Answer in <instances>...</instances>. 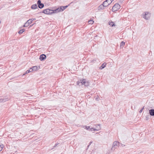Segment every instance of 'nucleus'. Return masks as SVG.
Listing matches in <instances>:
<instances>
[{
    "label": "nucleus",
    "mask_w": 154,
    "mask_h": 154,
    "mask_svg": "<svg viewBox=\"0 0 154 154\" xmlns=\"http://www.w3.org/2000/svg\"><path fill=\"white\" fill-rule=\"evenodd\" d=\"M125 146V145L122 146Z\"/></svg>",
    "instance_id": "4c0bfd02"
},
{
    "label": "nucleus",
    "mask_w": 154,
    "mask_h": 154,
    "mask_svg": "<svg viewBox=\"0 0 154 154\" xmlns=\"http://www.w3.org/2000/svg\"><path fill=\"white\" fill-rule=\"evenodd\" d=\"M85 86L86 87L88 86L89 85V82H85V84H84Z\"/></svg>",
    "instance_id": "5701e85b"
},
{
    "label": "nucleus",
    "mask_w": 154,
    "mask_h": 154,
    "mask_svg": "<svg viewBox=\"0 0 154 154\" xmlns=\"http://www.w3.org/2000/svg\"><path fill=\"white\" fill-rule=\"evenodd\" d=\"M96 61V59H94L91 61V63H95Z\"/></svg>",
    "instance_id": "cd10ccee"
},
{
    "label": "nucleus",
    "mask_w": 154,
    "mask_h": 154,
    "mask_svg": "<svg viewBox=\"0 0 154 154\" xmlns=\"http://www.w3.org/2000/svg\"><path fill=\"white\" fill-rule=\"evenodd\" d=\"M94 129H95L94 128H89V131H92L93 130L94 131Z\"/></svg>",
    "instance_id": "c756f323"
},
{
    "label": "nucleus",
    "mask_w": 154,
    "mask_h": 154,
    "mask_svg": "<svg viewBox=\"0 0 154 154\" xmlns=\"http://www.w3.org/2000/svg\"><path fill=\"white\" fill-rule=\"evenodd\" d=\"M100 124H98L97 125H96V128H94V131H98L100 129Z\"/></svg>",
    "instance_id": "1a4fd4ad"
},
{
    "label": "nucleus",
    "mask_w": 154,
    "mask_h": 154,
    "mask_svg": "<svg viewBox=\"0 0 154 154\" xmlns=\"http://www.w3.org/2000/svg\"><path fill=\"white\" fill-rule=\"evenodd\" d=\"M33 25H30V26H32Z\"/></svg>",
    "instance_id": "e433bc0d"
},
{
    "label": "nucleus",
    "mask_w": 154,
    "mask_h": 154,
    "mask_svg": "<svg viewBox=\"0 0 154 154\" xmlns=\"http://www.w3.org/2000/svg\"><path fill=\"white\" fill-rule=\"evenodd\" d=\"M149 113L151 116H154V109H150L149 110Z\"/></svg>",
    "instance_id": "9d476101"
},
{
    "label": "nucleus",
    "mask_w": 154,
    "mask_h": 154,
    "mask_svg": "<svg viewBox=\"0 0 154 154\" xmlns=\"http://www.w3.org/2000/svg\"><path fill=\"white\" fill-rule=\"evenodd\" d=\"M125 146V145L122 146Z\"/></svg>",
    "instance_id": "58836bf2"
},
{
    "label": "nucleus",
    "mask_w": 154,
    "mask_h": 154,
    "mask_svg": "<svg viewBox=\"0 0 154 154\" xmlns=\"http://www.w3.org/2000/svg\"><path fill=\"white\" fill-rule=\"evenodd\" d=\"M29 21H27V22L24 24L23 26L25 27H27L29 25V23H28V22H29Z\"/></svg>",
    "instance_id": "f3484780"
},
{
    "label": "nucleus",
    "mask_w": 154,
    "mask_h": 154,
    "mask_svg": "<svg viewBox=\"0 0 154 154\" xmlns=\"http://www.w3.org/2000/svg\"><path fill=\"white\" fill-rule=\"evenodd\" d=\"M35 19H29V20H28L27 21H29V22H28L29 23V24H31L32 21L34 20H35Z\"/></svg>",
    "instance_id": "aec40b11"
},
{
    "label": "nucleus",
    "mask_w": 154,
    "mask_h": 154,
    "mask_svg": "<svg viewBox=\"0 0 154 154\" xmlns=\"http://www.w3.org/2000/svg\"><path fill=\"white\" fill-rule=\"evenodd\" d=\"M90 145H89H89H88V146L87 147H88Z\"/></svg>",
    "instance_id": "f704fd0d"
},
{
    "label": "nucleus",
    "mask_w": 154,
    "mask_h": 154,
    "mask_svg": "<svg viewBox=\"0 0 154 154\" xmlns=\"http://www.w3.org/2000/svg\"><path fill=\"white\" fill-rule=\"evenodd\" d=\"M46 58V56L45 54H42L40 56L39 59L41 61L44 60Z\"/></svg>",
    "instance_id": "423d86ee"
},
{
    "label": "nucleus",
    "mask_w": 154,
    "mask_h": 154,
    "mask_svg": "<svg viewBox=\"0 0 154 154\" xmlns=\"http://www.w3.org/2000/svg\"><path fill=\"white\" fill-rule=\"evenodd\" d=\"M94 21L92 20H89L88 21V23L90 24H92L94 23Z\"/></svg>",
    "instance_id": "bb28decb"
},
{
    "label": "nucleus",
    "mask_w": 154,
    "mask_h": 154,
    "mask_svg": "<svg viewBox=\"0 0 154 154\" xmlns=\"http://www.w3.org/2000/svg\"><path fill=\"white\" fill-rule=\"evenodd\" d=\"M57 145V143H56V144H55V146H56Z\"/></svg>",
    "instance_id": "c9c22d12"
},
{
    "label": "nucleus",
    "mask_w": 154,
    "mask_h": 154,
    "mask_svg": "<svg viewBox=\"0 0 154 154\" xmlns=\"http://www.w3.org/2000/svg\"><path fill=\"white\" fill-rule=\"evenodd\" d=\"M52 11L51 10L47 9L43 10L42 12H41L40 13H43L46 14H52Z\"/></svg>",
    "instance_id": "7ed1b4c3"
},
{
    "label": "nucleus",
    "mask_w": 154,
    "mask_h": 154,
    "mask_svg": "<svg viewBox=\"0 0 154 154\" xmlns=\"http://www.w3.org/2000/svg\"><path fill=\"white\" fill-rule=\"evenodd\" d=\"M25 31V29H22L20 30L18 32V33L20 34H21L22 33H23Z\"/></svg>",
    "instance_id": "412c9836"
},
{
    "label": "nucleus",
    "mask_w": 154,
    "mask_h": 154,
    "mask_svg": "<svg viewBox=\"0 0 154 154\" xmlns=\"http://www.w3.org/2000/svg\"><path fill=\"white\" fill-rule=\"evenodd\" d=\"M92 143V142H91L90 143H89V145H90Z\"/></svg>",
    "instance_id": "473e14b6"
},
{
    "label": "nucleus",
    "mask_w": 154,
    "mask_h": 154,
    "mask_svg": "<svg viewBox=\"0 0 154 154\" xmlns=\"http://www.w3.org/2000/svg\"><path fill=\"white\" fill-rule=\"evenodd\" d=\"M119 143L117 141H114L112 144V150L114 151L119 146Z\"/></svg>",
    "instance_id": "f257e3e1"
},
{
    "label": "nucleus",
    "mask_w": 154,
    "mask_h": 154,
    "mask_svg": "<svg viewBox=\"0 0 154 154\" xmlns=\"http://www.w3.org/2000/svg\"><path fill=\"white\" fill-rule=\"evenodd\" d=\"M124 0H120V2L121 3H122Z\"/></svg>",
    "instance_id": "2f4dec72"
},
{
    "label": "nucleus",
    "mask_w": 154,
    "mask_h": 154,
    "mask_svg": "<svg viewBox=\"0 0 154 154\" xmlns=\"http://www.w3.org/2000/svg\"><path fill=\"white\" fill-rule=\"evenodd\" d=\"M82 127L85 129L88 130H89V128H90V126H83Z\"/></svg>",
    "instance_id": "a211bd4d"
},
{
    "label": "nucleus",
    "mask_w": 154,
    "mask_h": 154,
    "mask_svg": "<svg viewBox=\"0 0 154 154\" xmlns=\"http://www.w3.org/2000/svg\"><path fill=\"white\" fill-rule=\"evenodd\" d=\"M109 24L112 27H113V26H115V24L113 22L111 21V22H109Z\"/></svg>",
    "instance_id": "dca6fc26"
},
{
    "label": "nucleus",
    "mask_w": 154,
    "mask_h": 154,
    "mask_svg": "<svg viewBox=\"0 0 154 154\" xmlns=\"http://www.w3.org/2000/svg\"><path fill=\"white\" fill-rule=\"evenodd\" d=\"M125 43L123 41L121 42L120 43V47H123L125 45Z\"/></svg>",
    "instance_id": "4be33fe9"
},
{
    "label": "nucleus",
    "mask_w": 154,
    "mask_h": 154,
    "mask_svg": "<svg viewBox=\"0 0 154 154\" xmlns=\"http://www.w3.org/2000/svg\"><path fill=\"white\" fill-rule=\"evenodd\" d=\"M144 109V106L143 107V108H142L140 110V111H139V112L140 113H141L142 112L143 110Z\"/></svg>",
    "instance_id": "c85d7f7f"
},
{
    "label": "nucleus",
    "mask_w": 154,
    "mask_h": 154,
    "mask_svg": "<svg viewBox=\"0 0 154 154\" xmlns=\"http://www.w3.org/2000/svg\"><path fill=\"white\" fill-rule=\"evenodd\" d=\"M8 100V98H5L4 99H0V103L1 102H4L6 101L7 100Z\"/></svg>",
    "instance_id": "2eb2a0df"
},
{
    "label": "nucleus",
    "mask_w": 154,
    "mask_h": 154,
    "mask_svg": "<svg viewBox=\"0 0 154 154\" xmlns=\"http://www.w3.org/2000/svg\"><path fill=\"white\" fill-rule=\"evenodd\" d=\"M114 0H109V1H110L111 2L113 1Z\"/></svg>",
    "instance_id": "72a5a7b5"
},
{
    "label": "nucleus",
    "mask_w": 154,
    "mask_h": 154,
    "mask_svg": "<svg viewBox=\"0 0 154 154\" xmlns=\"http://www.w3.org/2000/svg\"><path fill=\"white\" fill-rule=\"evenodd\" d=\"M37 3L38 8L40 9L43 8L44 6V4L41 3V1L40 0H38L37 1Z\"/></svg>",
    "instance_id": "39448f33"
},
{
    "label": "nucleus",
    "mask_w": 154,
    "mask_h": 154,
    "mask_svg": "<svg viewBox=\"0 0 154 154\" xmlns=\"http://www.w3.org/2000/svg\"><path fill=\"white\" fill-rule=\"evenodd\" d=\"M80 80L79 81H78L77 82L76 84L77 85H79V84L80 83Z\"/></svg>",
    "instance_id": "7c9ffc66"
},
{
    "label": "nucleus",
    "mask_w": 154,
    "mask_h": 154,
    "mask_svg": "<svg viewBox=\"0 0 154 154\" xmlns=\"http://www.w3.org/2000/svg\"><path fill=\"white\" fill-rule=\"evenodd\" d=\"M106 65V63L105 62L103 63L101 66L99 67V69H102L105 68Z\"/></svg>",
    "instance_id": "9b49d317"
},
{
    "label": "nucleus",
    "mask_w": 154,
    "mask_h": 154,
    "mask_svg": "<svg viewBox=\"0 0 154 154\" xmlns=\"http://www.w3.org/2000/svg\"><path fill=\"white\" fill-rule=\"evenodd\" d=\"M120 7V5L117 3L116 4L112 7V11H117L119 9Z\"/></svg>",
    "instance_id": "f03ea898"
},
{
    "label": "nucleus",
    "mask_w": 154,
    "mask_h": 154,
    "mask_svg": "<svg viewBox=\"0 0 154 154\" xmlns=\"http://www.w3.org/2000/svg\"><path fill=\"white\" fill-rule=\"evenodd\" d=\"M69 5L65 6H61L58 7V12L63 11L65 9L67 8Z\"/></svg>",
    "instance_id": "20e7f679"
},
{
    "label": "nucleus",
    "mask_w": 154,
    "mask_h": 154,
    "mask_svg": "<svg viewBox=\"0 0 154 154\" xmlns=\"http://www.w3.org/2000/svg\"><path fill=\"white\" fill-rule=\"evenodd\" d=\"M86 79H82L80 80V83L82 84V85H84L85 82H86Z\"/></svg>",
    "instance_id": "4468645a"
},
{
    "label": "nucleus",
    "mask_w": 154,
    "mask_h": 154,
    "mask_svg": "<svg viewBox=\"0 0 154 154\" xmlns=\"http://www.w3.org/2000/svg\"><path fill=\"white\" fill-rule=\"evenodd\" d=\"M149 13L147 12H146L144 15L143 16V18L146 20H148L149 18Z\"/></svg>",
    "instance_id": "0eeeda50"
},
{
    "label": "nucleus",
    "mask_w": 154,
    "mask_h": 154,
    "mask_svg": "<svg viewBox=\"0 0 154 154\" xmlns=\"http://www.w3.org/2000/svg\"><path fill=\"white\" fill-rule=\"evenodd\" d=\"M125 146V145L122 146Z\"/></svg>",
    "instance_id": "ea45409f"
},
{
    "label": "nucleus",
    "mask_w": 154,
    "mask_h": 154,
    "mask_svg": "<svg viewBox=\"0 0 154 154\" xmlns=\"http://www.w3.org/2000/svg\"><path fill=\"white\" fill-rule=\"evenodd\" d=\"M150 118L149 115H147L146 116V120H149Z\"/></svg>",
    "instance_id": "393cba45"
},
{
    "label": "nucleus",
    "mask_w": 154,
    "mask_h": 154,
    "mask_svg": "<svg viewBox=\"0 0 154 154\" xmlns=\"http://www.w3.org/2000/svg\"><path fill=\"white\" fill-rule=\"evenodd\" d=\"M38 8V6L36 4H35L32 5L31 7V8L32 9H35Z\"/></svg>",
    "instance_id": "f8f14e48"
},
{
    "label": "nucleus",
    "mask_w": 154,
    "mask_h": 154,
    "mask_svg": "<svg viewBox=\"0 0 154 154\" xmlns=\"http://www.w3.org/2000/svg\"><path fill=\"white\" fill-rule=\"evenodd\" d=\"M105 7L104 4H103V3L101 4L98 8V9L99 10H103L104 9V7Z\"/></svg>",
    "instance_id": "6e6552de"
},
{
    "label": "nucleus",
    "mask_w": 154,
    "mask_h": 154,
    "mask_svg": "<svg viewBox=\"0 0 154 154\" xmlns=\"http://www.w3.org/2000/svg\"><path fill=\"white\" fill-rule=\"evenodd\" d=\"M57 10H58V8H56L55 10H52V14L56 13L57 12Z\"/></svg>",
    "instance_id": "b1692460"
},
{
    "label": "nucleus",
    "mask_w": 154,
    "mask_h": 154,
    "mask_svg": "<svg viewBox=\"0 0 154 154\" xmlns=\"http://www.w3.org/2000/svg\"><path fill=\"white\" fill-rule=\"evenodd\" d=\"M32 72V69H29V70H27L26 72V73H25V74H23V75H25L26 74H27V73H28L30 72Z\"/></svg>",
    "instance_id": "6ab92c4d"
},
{
    "label": "nucleus",
    "mask_w": 154,
    "mask_h": 154,
    "mask_svg": "<svg viewBox=\"0 0 154 154\" xmlns=\"http://www.w3.org/2000/svg\"><path fill=\"white\" fill-rule=\"evenodd\" d=\"M3 147L4 146L3 145H0V151H1L2 150Z\"/></svg>",
    "instance_id": "a878e982"
},
{
    "label": "nucleus",
    "mask_w": 154,
    "mask_h": 154,
    "mask_svg": "<svg viewBox=\"0 0 154 154\" xmlns=\"http://www.w3.org/2000/svg\"><path fill=\"white\" fill-rule=\"evenodd\" d=\"M38 68L37 66H35L32 68H30V69H32V71H36L37 70Z\"/></svg>",
    "instance_id": "ddd939ff"
}]
</instances>
